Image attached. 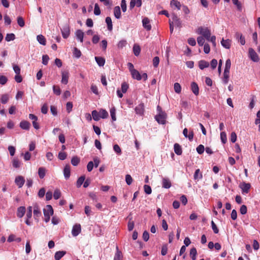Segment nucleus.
Segmentation results:
<instances>
[{
	"mask_svg": "<svg viewBox=\"0 0 260 260\" xmlns=\"http://www.w3.org/2000/svg\"><path fill=\"white\" fill-rule=\"evenodd\" d=\"M196 32L201 35L207 41H210L214 46H216V37L215 36H211V31L208 27L200 26L198 28Z\"/></svg>",
	"mask_w": 260,
	"mask_h": 260,
	"instance_id": "obj_1",
	"label": "nucleus"
},
{
	"mask_svg": "<svg viewBox=\"0 0 260 260\" xmlns=\"http://www.w3.org/2000/svg\"><path fill=\"white\" fill-rule=\"evenodd\" d=\"M249 57L254 62H257L259 60V57L254 50L251 48L248 50Z\"/></svg>",
	"mask_w": 260,
	"mask_h": 260,
	"instance_id": "obj_2",
	"label": "nucleus"
},
{
	"mask_svg": "<svg viewBox=\"0 0 260 260\" xmlns=\"http://www.w3.org/2000/svg\"><path fill=\"white\" fill-rule=\"evenodd\" d=\"M166 117L167 115L166 113H161L155 116V118L158 123L164 124L166 123Z\"/></svg>",
	"mask_w": 260,
	"mask_h": 260,
	"instance_id": "obj_3",
	"label": "nucleus"
},
{
	"mask_svg": "<svg viewBox=\"0 0 260 260\" xmlns=\"http://www.w3.org/2000/svg\"><path fill=\"white\" fill-rule=\"evenodd\" d=\"M61 34L63 38L67 39L70 34V29L69 25L66 24L61 29Z\"/></svg>",
	"mask_w": 260,
	"mask_h": 260,
	"instance_id": "obj_4",
	"label": "nucleus"
},
{
	"mask_svg": "<svg viewBox=\"0 0 260 260\" xmlns=\"http://www.w3.org/2000/svg\"><path fill=\"white\" fill-rule=\"evenodd\" d=\"M144 107V104L143 103H141L136 106L135 109L136 113L140 116H143L145 110Z\"/></svg>",
	"mask_w": 260,
	"mask_h": 260,
	"instance_id": "obj_5",
	"label": "nucleus"
},
{
	"mask_svg": "<svg viewBox=\"0 0 260 260\" xmlns=\"http://www.w3.org/2000/svg\"><path fill=\"white\" fill-rule=\"evenodd\" d=\"M25 182L24 178L22 176H18L15 179V183L19 188H21Z\"/></svg>",
	"mask_w": 260,
	"mask_h": 260,
	"instance_id": "obj_6",
	"label": "nucleus"
},
{
	"mask_svg": "<svg viewBox=\"0 0 260 260\" xmlns=\"http://www.w3.org/2000/svg\"><path fill=\"white\" fill-rule=\"evenodd\" d=\"M81 231V228L80 224H76L73 227L72 234L74 237L78 236Z\"/></svg>",
	"mask_w": 260,
	"mask_h": 260,
	"instance_id": "obj_7",
	"label": "nucleus"
},
{
	"mask_svg": "<svg viewBox=\"0 0 260 260\" xmlns=\"http://www.w3.org/2000/svg\"><path fill=\"white\" fill-rule=\"evenodd\" d=\"M53 214V210L51 205H47L46 208L44 209V216H50Z\"/></svg>",
	"mask_w": 260,
	"mask_h": 260,
	"instance_id": "obj_8",
	"label": "nucleus"
},
{
	"mask_svg": "<svg viewBox=\"0 0 260 260\" xmlns=\"http://www.w3.org/2000/svg\"><path fill=\"white\" fill-rule=\"evenodd\" d=\"M250 186L251 185L249 183H246L245 182L240 185V187L242 190V192L244 193H248Z\"/></svg>",
	"mask_w": 260,
	"mask_h": 260,
	"instance_id": "obj_9",
	"label": "nucleus"
},
{
	"mask_svg": "<svg viewBox=\"0 0 260 260\" xmlns=\"http://www.w3.org/2000/svg\"><path fill=\"white\" fill-rule=\"evenodd\" d=\"M61 83L67 84L68 83L69 73L68 71H62L61 72Z\"/></svg>",
	"mask_w": 260,
	"mask_h": 260,
	"instance_id": "obj_10",
	"label": "nucleus"
},
{
	"mask_svg": "<svg viewBox=\"0 0 260 260\" xmlns=\"http://www.w3.org/2000/svg\"><path fill=\"white\" fill-rule=\"evenodd\" d=\"M131 73L133 78L139 81L142 79L141 75L137 70L135 69L131 70Z\"/></svg>",
	"mask_w": 260,
	"mask_h": 260,
	"instance_id": "obj_11",
	"label": "nucleus"
},
{
	"mask_svg": "<svg viewBox=\"0 0 260 260\" xmlns=\"http://www.w3.org/2000/svg\"><path fill=\"white\" fill-rule=\"evenodd\" d=\"M171 182L167 178H163L162 180V186L165 188H169L171 186Z\"/></svg>",
	"mask_w": 260,
	"mask_h": 260,
	"instance_id": "obj_12",
	"label": "nucleus"
},
{
	"mask_svg": "<svg viewBox=\"0 0 260 260\" xmlns=\"http://www.w3.org/2000/svg\"><path fill=\"white\" fill-rule=\"evenodd\" d=\"M149 23V20L147 17L144 18L142 20L143 26L147 30H150L151 29V26Z\"/></svg>",
	"mask_w": 260,
	"mask_h": 260,
	"instance_id": "obj_13",
	"label": "nucleus"
},
{
	"mask_svg": "<svg viewBox=\"0 0 260 260\" xmlns=\"http://www.w3.org/2000/svg\"><path fill=\"white\" fill-rule=\"evenodd\" d=\"M172 18L173 21L171 23L172 24H174L177 27H181V21L177 15L173 14Z\"/></svg>",
	"mask_w": 260,
	"mask_h": 260,
	"instance_id": "obj_14",
	"label": "nucleus"
},
{
	"mask_svg": "<svg viewBox=\"0 0 260 260\" xmlns=\"http://www.w3.org/2000/svg\"><path fill=\"white\" fill-rule=\"evenodd\" d=\"M170 6L172 8H175L177 10H180L182 7L181 3L177 0H172L170 2Z\"/></svg>",
	"mask_w": 260,
	"mask_h": 260,
	"instance_id": "obj_15",
	"label": "nucleus"
},
{
	"mask_svg": "<svg viewBox=\"0 0 260 260\" xmlns=\"http://www.w3.org/2000/svg\"><path fill=\"white\" fill-rule=\"evenodd\" d=\"M231 40L230 39L224 40L223 38L221 41V45L226 49H230L231 46Z\"/></svg>",
	"mask_w": 260,
	"mask_h": 260,
	"instance_id": "obj_16",
	"label": "nucleus"
},
{
	"mask_svg": "<svg viewBox=\"0 0 260 260\" xmlns=\"http://www.w3.org/2000/svg\"><path fill=\"white\" fill-rule=\"evenodd\" d=\"M25 211H26V209H25V207H24V206L19 207L17 209V216L19 218L22 217L24 216V215L25 213Z\"/></svg>",
	"mask_w": 260,
	"mask_h": 260,
	"instance_id": "obj_17",
	"label": "nucleus"
},
{
	"mask_svg": "<svg viewBox=\"0 0 260 260\" xmlns=\"http://www.w3.org/2000/svg\"><path fill=\"white\" fill-rule=\"evenodd\" d=\"M75 35L77 39L80 41V42L82 43L83 41L84 32L81 29H78L76 32Z\"/></svg>",
	"mask_w": 260,
	"mask_h": 260,
	"instance_id": "obj_18",
	"label": "nucleus"
},
{
	"mask_svg": "<svg viewBox=\"0 0 260 260\" xmlns=\"http://www.w3.org/2000/svg\"><path fill=\"white\" fill-rule=\"evenodd\" d=\"M19 125L22 129L28 130L30 128V124L27 121L23 120L20 122Z\"/></svg>",
	"mask_w": 260,
	"mask_h": 260,
	"instance_id": "obj_19",
	"label": "nucleus"
},
{
	"mask_svg": "<svg viewBox=\"0 0 260 260\" xmlns=\"http://www.w3.org/2000/svg\"><path fill=\"white\" fill-rule=\"evenodd\" d=\"M191 88L192 92L196 95L199 94V90L198 84L195 82H192L191 84Z\"/></svg>",
	"mask_w": 260,
	"mask_h": 260,
	"instance_id": "obj_20",
	"label": "nucleus"
},
{
	"mask_svg": "<svg viewBox=\"0 0 260 260\" xmlns=\"http://www.w3.org/2000/svg\"><path fill=\"white\" fill-rule=\"evenodd\" d=\"M209 66V62L204 60H201L199 62V67L201 70H203L205 68H208Z\"/></svg>",
	"mask_w": 260,
	"mask_h": 260,
	"instance_id": "obj_21",
	"label": "nucleus"
},
{
	"mask_svg": "<svg viewBox=\"0 0 260 260\" xmlns=\"http://www.w3.org/2000/svg\"><path fill=\"white\" fill-rule=\"evenodd\" d=\"M114 15L115 18L119 19L121 17V11L119 6H116L114 8Z\"/></svg>",
	"mask_w": 260,
	"mask_h": 260,
	"instance_id": "obj_22",
	"label": "nucleus"
},
{
	"mask_svg": "<svg viewBox=\"0 0 260 260\" xmlns=\"http://www.w3.org/2000/svg\"><path fill=\"white\" fill-rule=\"evenodd\" d=\"M63 174L65 178L68 179L70 176V167L66 165L63 170Z\"/></svg>",
	"mask_w": 260,
	"mask_h": 260,
	"instance_id": "obj_23",
	"label": "nucleus"
},
{
	"mask_svg": "<svg viewBox=\"0 0 260 260\" xmlns=\"http://www.w3.org/2000/svg\"><path fill=\"white\" fill-rule=\"evenodd\" d=\"M230 77V72L229 71H225L223 72V76L222 79V82L224 84H226L229 80Z\"/></svg>",
	"mask_w": 260,
	"mask_h": 260,
	"instance_id": "obj_24",
	"label": "nucleus"
},
{
	"mask_svg": "<svg viewBox=\"0 0 260 260\" xmlns=\"http://www.w3.org/2000/svg\"><path fill=\"white\" fill-rule=\"evenodd\" d=\"M46 170L44 167H40L38 169V175L41 179H43L46 175Z\"/></svg>",
	"mask_w": 260,
	"mask_h": 260,
	"instance_id": "obj_25",
	"label": "nucleus"
},
{
	"mask_svg": "<svg viewBox=\"0 0 260 260\" xmlns=\"http://www.w3.org/2000/svg\"><path fill=\"white\" fill-rule=\"evenodd\" d=\"M203 177V175L202 173L200 172V169H197L196 170L194 175H193V178L196 180H199L200 179H201Z\"/></svg>",
	"mask_w": 260,
	"mask_h": 260,
	"instance_id": "obj_26",
	"label": "nucleus"
},
{
	"mask_svg": "<svg viewBox=\"0 0 260 260\" xmlns=\"http://www.w3.org/2000/svg\"><path fill=\"white\" fill-rule=\"evenodd\" d=\"M105 21L107 25L108 29L109 31H111L113 29V25L111 18L110 17H107L106 18Z\"/></svg>",
	"mask_w": 260,
	"mask_h": 260,
	"instance_id": "obj_27",
	"label": "nucleus"
},
{
	"mask_svg": "<svg viewBox=\"0 0 260 260\" xmlns=\"http://www.w3.org/2000/svg\"><path fill=\"white\" fill-rule=\"evenodd\" d=\"M174 151L177 155H181L182 154V148L180 145L178 143H175L174 146Z\"/></svg>",
	"mask_w": 260,
	"mask_h": 260,
	"instance_id": "obj_28",
	"label": "nucleus"
},
{
	"mask_svg": "<svg viewBox=\"0 0 260 260\" xmlns=\"http://www.w3.org/2000/svg\"><path fill=\"white\" fill-rule=\"evenodd\" d=\"M114 260H122V253L119 250L117 246L116 247V252L115 254Z\"/></svg>",
	"mask_w": 260,
	"mask_h": 260,
	"instance_id": "obj_29",
	"label": "nucleus"
},
{
	"mask_svg": "<svg viewBox=\"0 0 260 260\" xmlns=\"http://www.w3.org/2000/svg\"><path fill=\"white\" fill-rule=\"evenodd\" d=\"M37 40L38 42L43 45H45L46 41L45 38L42 35H38L37 37Z\"/></svg>",
	"mask_w": 260,
	"mask_h": 260,
	"instance_id": "obj_30",
	"label": "nucleus"
},
{
	"mask_svg": "<svg viewBox=\"0 0 260 260\" xmlns=\"http://www.w3.org/2000/svg\"><path fill=\"white\" fill-rule=\"evenodd\" d=\"M66 254V252L63 251H59L55 253L54 258L55 260H59Z\"/></svg>",
	"mask_w": 260,
	"mask_h": 260,
	"instance_id": "obj_31",
	"label": "nucleus"
},
{
	"mask_svg": "<svg viewBox=\"0 0 260 260\" xmlns=\"http://www.w3.org/2000/svg\"><path fill=\"white\" fill-rule=\"evenodd\" d=\"M95 59L99 66L103 67L105 64V60L104 58L101 57H95Z\"/></svg>",
	"mask_w": 260,
	"mask_h": 260,
	"instance_id": "obj_32",
	"label": "nucleus"
},
{
	"mask_svg": "<svg viewBox=\"0 0 260 260\" xmlns=\"http://www.w3.org/2000/svg\"><path fill=\"white\" fill-rule=\"evenodd\" d=\"M33 212L35 217H38L41 215L40 209L37 205L34 206Z\"/></svg>",
	"mask_w": 260,
	"mask_h": 260,
	"instance_id": "obj_33",
	"label": "nucleus"
},
{
	"mask_svg": "<svg viewBox=\"0 0 260 260\" xmlns=\"http://www.w3.org/2000/svg\"><path fill=\"white\" fill-rule=\"evenodd\" d=\"M92 116L94 120L99 121L100 119V115L99 112H98L96 110H93L92 111Z\"/></svg>",
	"mask_w": 260,
	"mask_h": 260,
	"instance_id": "obj_34",
	"label": "nucleus"
},
{
	"mask_svg": "<svg viewBox=\"0 0 260 260\" xmlns=\"http://www.w3.org/2000/svg\"><path fill=\"white\" fill-rule=\"evenodd\" d=\"M141 49L140 46L137 44H135L133 47V52L136 56H138L140 54Z\"/></svg>",
	"mask_w": 260,
	"mask_h": 260,
	"instance_id": "obj_35",
	"label": "nucleus"
},
{
	"mask_svg": "<svg viewBox=\"0 0 260 260\" xmlns=\"http://www.w3.org/2000/svg\"><path fill=\"white\" fill-rule=\"evenodd\" d=\"M100 117L103 119L106 118L108 117V113L105 109H101L99 111Z\"/></svg>",
	"mask_w": 260,
	"mask_h": 260,
	"instance_id": "obj_36",
	"label": "nucleus"
},
{
	"mask_svg": "<svg viewBox=\"0 0 260 260\" xmlns=\"http://www.w3.org/2000/svg\"><path fill=\"white\" fill-rule=\"evenodd\" d=\"M197 253V249L196 248H192L190 250V256L192 260H196V255Z\"/></svg>",
	"mask_w": 260,
	"mask_h": 260,
	"instance_id": "obj_37",
	"label": "nucleus"
},
{
	"mask_svg": "<svg viewBox=\"0 0 260 260\" xmlns=\"http://www.w3.org/2000/svg\"><path fill=\"white\" fill-rule=\"evenodd\" d=\"M85 179V177L84 176H82L78 178L76 182V185L77 187H80L81 186V185L84 182Z\"/></svg>",
	"mask_w": 260,
	"mask_h": 260,
	"instance_id": "obj_38",
	"label": "nucleus"
},
{
	"mask_svg": "<svg viewBox=\"0 0 260 260\" xmlns=\"http://www.w3.org/2000/svg\"><path fill=\"white\" fill-rule=\"evenodd\" d=\"M15 36L13 33L7 34L6 38H5V40L7 42L13 41L15 40Z\"/></svg>",
	"mask_w": 260,
	"mask_h": 260,
	"instance_id": "obj_39",
	"label": "nucleus"
},
{
	"mask_svg": "<svg viewBox=\"0 0 260 260\" xmlns=\"http://www.w3.org/2000/svg\"><path fill=\"white\" fill-rule=\"evenodd\" d=\"M237 38H239V41L242 45H244L245 44V38L242 36V34L237 32L236 34Z\"/></svg>",
	"mask_w": 260,
	"mask_h": 260,
	"instance_id": "obj_40",
	"label": "nucleus"
},
{
	"mask_svg": "<svg viewBox=\"0 0 260 260\" xmlns=\"http://www.w3.org/2000/svg\"><path fill=\"white\" fill-rule=\"evenodd\" d=\"M13 166L15 168H18L20 166V161L18 158H14L12 161Z\"/></svg>",
	"mask_w": 260,
	"mask_h": 260,
	"instance_id": "obj_41",
	"label": "nucleus"
},
{
	"mask_svg": "<svg viewBox=\"0 0 260 260\" xmlns=\"http://www.w3.org/2000/svg\"><path fill=\"white\" fill-rule=\"evenodd\" d=\"M9 100V95L8 94H4L2 95L1 102L3 104H6Z\"/></svg>",
	"mask_w": 260,
	"mask_h": 260,
	"instance_id": "obj_42",
	"label": "nucleus"
},
{
	"mask_svg": "<svg viewBox=\"0 0 260 260\" xmlns=\"http://www.w3.org/2000/svg\"><path fill=\"white\" fill-rule=\"evenodd\" d=\"M174 88L175 91L177 93H180L181 91V87L179 83H175L174 85Z\"/></svg>",
	"mask_w": 260,
	"mask_h": 260,
	"instance_id": "obj_43",
	"label": "nucleus"
},
{
	"mask_svg": "<svg viewBox=\"0 0 260 260\" xmlns=\"http://www.w3.org/2000/svg\"><path fill=\"white\" fill-rule=\"evenodd\" d=\"M80 159L77 156H74L71 159V163L74 166H76L79 163Z\"/></svg>",
	"mask_w": 260,
	"mask_h": 260,
	"instance_id": "obj_44",
	"label": "nucleus"
},
{
	"mask_svg": "<svg viewBox=\"0 0 260 260\" xmlns=\"http://www.w3.org/2000/svg\"><path fill=\"white\" fill-rule=\"evenodd\" d=\"M205 38L202 36H199L197 38V42L199 46H202L204 45Z\"/></svg>",
	"mask_w": 260,
	"mask_h": 260,
	"instance_id": "obj_45",
	"label": "nucleus"
},
{
	"mask_svg": "<svg viewBox=\"0 0 260 260\" xmlns=\"http://www.w3.org/2000/svg\"><path fill=\"white\" fill-rule=\"evenodd\" d=\"M17 23L20 27H23L25 25V22L24 21L23 18L19 16L17 17Z\"/></svg>",
	"mask_w": 260,
	"mask_h": 260,
	"instance_id": "obj_46",
	"label": "nucleus"
},
{
	"mask_svg": "<svg viewBox=\"0 0 260 260\" xmlns=\"http://www.w3.org/2000/svg\"><path fill=\"white\" fill-rule=\"evenodd\" d=\"M231 66V61L230 59H228L225 62V65L224 68L225 71H229Z\"/></svg>",
	"mask_w": 260,
	"mask_h": 260,
	"instance_id": "obj_47",
	"label": "nucleus"
},
{
	"mask_svg": "<svg viewBox=\"0 0 260 260\" xmlns=\"http://www.w3.org/2000/svg\"><path fill=\"white\" fill-rule=\"evenodd\" d=\"M73 55L74 56L78 58H79L81 55V51L78 49L77 48H74V52H73Z\"/></svg>",
	"mask_w": 260,
	"mask_h": 260,
	"instance_id": "obj_48",
	"label": "nucleus"
},
{
	"mask_svg": "<svg viewBox=\"0 0 260 260\" xmlns=\"http://www.w3.org/2000/svg\"><path fill=\"white\" fill-rule=\"evenodd\" d=\"M220 139L223 144H225L226 142V135L224 132H222L220 133Z\"/></svg>",
	"mask_w": 260,
	"mask_h": 260,
	"instance_id": "obj_49",
	"label": "nucleus"
},
{
	"mask_svg": "<svg viewBox=\"0 0 260 260\" xmlns=\"http://www.w3.org/2000/svg\"><path fill=\"white\" fill-rule=\"evenodd\" d=\"M126 44H127L126 41L124 40H122L118 42V43L117 44V47L118 48L121 49L123 47H125L126 45Z\"/></svg>",
	"mask_w": 260,
	"mask_h": 260,
	"instance_id": "obj_50",
	"label": "nucleus"
},
{
	"mask_svg": "<svg viewBox=\"0 0 260 260\" xmlns=\"http://www.w3.org/2000/svg\"><path fill=\"white\" fill-rule=\"evenodd\" d=\"M53 90L54 94L59 95L61 93L60 88L58 86L54 85L53 86Z\"/></svg>",
	"mask_w": 260,
	"mask_h": 260,
	"instance_id": "obj_51",
	"label": "nucleus"
},
{
	"mask_svg": "<svg viewBox=\"0 0 260 260\" xmlns=\"http://www.w3.org/2000/svg\"><path fill=\"white\" fill-rule=\"evenodd\" d=\"M128 88V85L126 82L121 84V90L122 93H125Z\"/></svg>",
	"mask_w": 260,
	"mask_h": 260,
	"instance_id": "obj_52",
	"label": "nucleus"
},
{
	"mask_svg": "<svg viewBox=\"0 0 260 260\" xmlns=\"http://www.w3.org/2000/svg\"><path fill=\"white\" fill-rule=\"evenodd\" d=\"M113 149L117 154L120 155L121 154V150L118 145H114L113 146Z\"/></svg>",
	"mask_w": 260,
	"mask_h": 260,
	"instance_id": "obj_53",
	"label": "nucleus"
},
{
	"mask_svg": "<svg viewBox=\"0 0 260 260\" xmlns=\"http://www.w3.org/2000/svg\"><path fill=\"white\" fill-rule=\"evenodd\" d=\"M133 178L130 175L127 174L125 176V181L127 185H129L133 182Z\"/></svg>",
	"mask_w": 260,
	"mask_h": 260,
	"instance_id": "obj_54",
	"label": "nucleus"
},
{
	"mask_svg": "<svg viewBox=\"0 0 260 260\" xmlns=\"http://www.w3.org/2000/svg\"><path fill=\"white\" fill-rule=\"evenodd\" d=\"M110 112L112 119L113 121H115L116 120L115 109L114 108H111Z\"/></svg>",
	"mask_w": 260,
	"mask_h": 260,
	"instance_id": "obj_55",
	"label": "nucleus"
},
{
	"mask_svg": "<svg viewBox=\"0 0 260 260\" xmlns=\"http://www.w3.org/2000/svg\"><path fill=\"white\" fill-rule=\"evenodd\" d=\"M94 14L95 15H99L101 14V10L98 4H95L94 5Z\"/></svg>",
	"mask_w": 260,
	"mask_h": 260,
	"instance_id": "obj_56",
	"label": "nucleus"
},
{
	"mask_svg": "<svg viewBox=\"0 0 260 260\" xmlns=\"http://www.w3.org/2000/svg\"><path fill=\"white\" fill-rule=\"evenodd\" d=\"M144 189L145 192L147 194H150L152 192V190L150 186L148 185H144Z\"/></svg>",
	"mask_w": 260,
	"mask_h": 260,
	"instance_id": "obj_57",
	"label": "nucleus"
},
{
	"mask_svg": "<svg viewBox=\"0 0 260 260\" xmlns=\"http://www.w3.org/2000/svg\"><path fill=\"white\" fill-rule=\"evenodd\" d=\"M49 60V57L47 55H43L42 56V63L44 65H47L48 64V61Z\"/></svg>",
	"mask_w": 260,
	"mask_h": 260,
	"instance_id": "obj_58",
	"label": "nucleus"
},
{
	"mask_svg": "<svg viewBox=\"0 0 260 260\" xmlns=\"http://www.w3.org/2000/svg\"><path fill=\"white\" fill-rule=\"evenodd\" d=\"M60 195H61V192L59 190H58V189L55 190L54 193H53V197H54V199H55V200L58 199L60 198Z\"/></svg>",
	"mask_w": 260,
	"mask_h": 260,
	"instance_id": "obj_59",
	"label": "nucleus"
},
{
	"mask_svg": "<svg viewBox=\"0 0 260 260\" xmlns=\"http://www.w3.org/2000/svg\"><path fill=\"white\" fill-rule=\"evenodd\" d=\"M167 251H168L167 245V244L164 245L161 248V255H166V254L167 253Z\"/></svg>",
	"mask_w": 260,
	"mask_h": 260,
	"instance_id": "obj_60",
	"label": "nucleus"
},
{
	"mask_svg": "<svg viewBox=\"0 0 260 260\" xmlns=\"http://www.w3.org/2000/svg\"><path fill=\"white\" fill-rule=\"evenodd\" d=\"M73 104L72 102H69L66 104V109L68 113H70L72 110Z\"/></svg>",
	"mask_w": 260,
	"mask_h": 260,
	"instance_id": "obj_61",
	"label": "nucleus"
},
{
	"mask_svg": "<svg viewBox=\"0 0 260 260\" xmlns=\"http://www.w3.org/2000/svg\"><path fill=\"white\" fill-rule=\"evenodd\" d=\"M205 148L203 145H200L197 148V151L199 154H202L204 151Z\"/></svg>",
	"mask_w": 260,
	"mask_h": 260,
	"instance_id": "obj_62",
	"label": "nucleus"
},
{
	"mask_svg": "<svg viewBox=\"0 0 260 260\" xmlns=\"http://www.w3.org/2000/svg\"><path fill=\"white\" fill-rule=\"evenodd\" d=\"M159 62V58L158 57H154L153 59V65L154 67H157Z\"/></svg>",
	"mask_w": 260,
	"mask_h": 260,
	"instance_id": "obj_63",
	"label": "nucleus"
},
{
	"mask_svg": "<svg viewBox=\"0 0 260 260\" xmlns=\"http://www.w3.org/2000/svg\"><path fill=\"white\" fill-rule=\"evenodd\" d=\"M240 211L241 214H245L247 213V207L243 205L241 206Z\"/></svg>",
	"mask_w": 260,
	"mask_h": 260,
	"instance_id": "obj_64",
	"label": "nucleus"
}]
</instances>
